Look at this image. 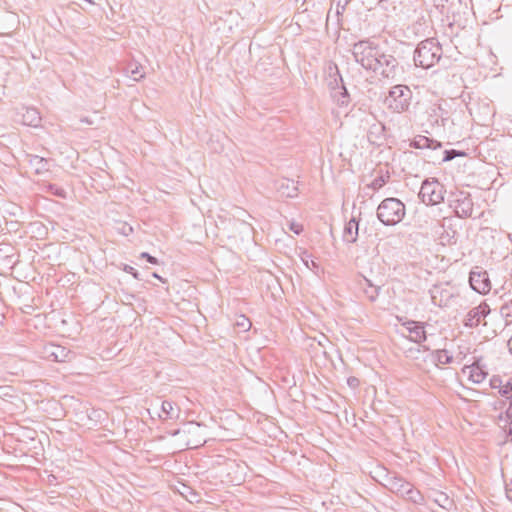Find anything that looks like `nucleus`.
I'll list each match as a JSON object with an SVG mask.
<instances>
[{
    "mask_svg": "<svg viewBox=\"0 0 512 512\" xmlns=\"http://www.w3.org/2000/svg\"><path fill=\"white\" fill-rule=\"evenodd\" d=\"M507 400H509V406L506 409V417L509 420L508 432L512 435V393L508 395H504Z\"/></svg>",
    "mask_w": 512,
    "mask_h": 512,
    "instance_id": "nucleus-32",
    "label": "nucleus"
},
{
    "mask_svg": "<svg viewBox=\"0 0 512 512\" xmlns=\"http://www.w3.org/2000/svg\"><path fill=\"white\" fill-rule=\"evenodd\" d=\"M434 501L443 509L449 510L452 506L453 501L448 497L447 494L443 492H435L434 493Z\"/></svg>",
    "mask_w": 512,
    "mask_h": 512,
    "instance_id": "nucleus-28",
    "label": "nucleus"
},
{
    "mask_svg": "<svg viewBox=\"0 0 512 512\" xmlns=\"http://www.w3.org/2000/svg\"><path fill=\"white\" fill-rule=\"evenodd\" d=\"M130 73L135 81H140L142 78H144V73L141 72V69L138 66L131 68Z\"/></svg>",
    "mask_w": 512,
    "mask_h": 512,
    "instance_id": "nucleus-37",
    "label": "nucleus"
},
{
    "mask_svg": "<svg viewBox=\"0 0 512 512\" xmlns=\"http://www.w3.org/2000/svg\"><path fill=\"white\" fill-rule=\"evenodd\" d=\"M453 199L450 206L454 208V212L459 218H469L473 215V201L469 192L457 191L453 193Z\"/></svg>",
    "mask_w": 512,
    "mask_h": 512,
    "instance_id": "nucleus-7",
    "label": "nucleus"
},
{
    "mask_svg": "<svg viewBox=\"0 0 512 512\" xmlns=\"http://www.w3.org/2000/svg\"><path fill=\"white\" fill-rule=\"evenodd\" d=\"M161 411L165 414V418L173 419L178 416V414L174 413V404L171 401L164 400L161 404Z\"/></svg>",
    "mask_w": 512,
    "mask_h": 512,
    "instance_id": "nucleus-30",
    "label": "nucleus"
},
{
    "mask_svg": "<svg viewBox=\"0 0 512 512\" xmlns=\"http://www.w3.org/2000/svg\"><path fill=\"white\" fill-rule=\"evenodd\" d=\"M54 194L59 197H65V191L62 188H55Z\"/></svg>",
    "mask_w": 512,
    "mask_h": 512,
    "instance_id": "nucleus-45",
    "label": "nucleus"
},
{
    "mask_svg": "<svg viewBox=\"0 0 512 512\" xmlns=\"http://www.w3.org/2000/svg\"><path fill=\"white\" fill-rule=\"evenodd\" d=\"M333 75V80L329 82L330 94L333 101L340 107H347L350 103V95L344 85L343 79L339 73L337 66ZM332 77V75H330Z\"/></svg>",
    "mask_w": 512,
    "mask_h": 512,
    "instance_id": "nucleus-8",
    "label": "nucleus"
},
{
    "mask_svg": "<svg viewBox=\"0 0 512 512\" xmlns=\"http://www.w3.org/2000/svg\"><path fill=\"white\" fill-rule=\"evenodd\" d=\"M409 146L415 149L438 150L442 148V143L424 135H417L411 140Z\"/></svg>",
    "mask_w": 512,
    "mask_h": 512,
    "instance_id": "nucleus-16",
    "label": "nucleus"
},
{
    "mask_svg": "<svg viewBox=\"0 0 512 512\" xmlns=\"http://www.w3.org/2000/svg\"><path fill=\"white\" fill-rule=\"evenodd\" d=\"M471 288L480 293L486 294L491 290V282L488 273L479 267H475L469 274Z\"/></svg>",
    "mask_w": 512,
    "mask_h": 512,
    "instance_id": "nucleus-9",
    "label": "nucleus"
},
{
    "mask_svg": "<svg viewBox=\"0 0 512 512\" xmlns=\"http://www.w3.org/2000/svg\"><path fill=\"white\" fill-rule=\"evenodd\" d=\"M503 385L502 378L500 376L494 375L490 379V387L492 389H498V391H501Z\"/></svg>",
    "mask_w": 512,
    "mask_h": 512,
    "instance_id": "nucleus-34",
    "label": "nucleus"
},
{
    "mask_svg": "<svg viewBox=\"0 0 512 512\" xmlns=\"http://www.w3.org/2000/svg\"><path fill=\"white\" fill-rule=\"evenodd\" d=\"M490 307L486 302L480 303L468 311L464 319V326L468 328L477 327L482 320L490 313Z\"/></svg>",
    "mask_w": 512,
    "mask_h": 512,
    "instance_id": "nucleus-12",
    "label": "nucleus"
},
{
    "mask_svg": "<svg viewBox=\"0 0 512 512\" xmlns=\"http://www.w3.org/2000/svg\"><path fill=\"white\" fill-rule=\"evenodd\" d=\"M133 231V228L131 226H128V225H124L123 226V229H122V233L124 235H129L131 232Z\"/></svg>",
    "mask_w": 512,
    "mask_h": 512,
    "instance_id": "nucleus-44",
    "label": "nucleus"
},
{
    "mask_svg": "<svg viewBox=\"0 0 512 512\" xmlns=\"http://www.w3.org/2000/svg\"><path fill=\"white\" fill-rule=\"evenodd\" d=\"M347 385L352 389H356L360 385V380L355 376H350L347 378Z\"/></svg>",
    "mask_w": 512,
    "mask_h": 512,
    "instance_id": "nucleus-39",
    "label": "nucleus"
},
{
    "mask_svg": "<svg viewBox=\"0 0 512 512\" xmlns=\"http://www.w3.org/2000/svg\"><path fill=\"white\" fill-rule=\"evenodd\" d=\"M359 224L352 218L348 223H346L343 231V241L346 243H355L358 237Z\"/></svg>",
    "mask_w": 512,
    "mask_h": 512,
    "instance_id": "nucleus-19",
    "label": "nucleus"
},
{
    "mask_svg": "<svg viewBox=\"0 0 512 512\" xmlns=\"http://www.w3.org/2000/svg\"><path fill=\"white\" fill-rule=\"evenodd\" d=\"M350 1L351 0H331V8H330V10L328 12V15H327V22L331 18L332 6L335 4L336 23H337V25H340L341 21H342L341 17L343 15V13L345 12L346 7L350 3Z\"/></svg>",
    "mask_w": 512,
    "mask_h": 512,
    "instance_id": "nucleus-20",
    "label": "nucleus"
},
{
    "mask_svg": "<svg viewBox=\"0 0 512 512\" xmlns=\"http://www.w3.org/2000/svg\"><path fill=\"white\" fill-rule=\"evenodd\" d=\"M364 281L366 285L365 287H363L364 294L366 295L369 301L374 302L379 295L380 287L371 284V282L366 278L364 279Z\"/></svg>",
    "mask_w": 512,
    "mask_h": 512,
    "instance_id": "nucleus-25",
    "label": "nucleus"
},
{
    "mask_svg": "<svg viewBox=\"0 0 512 512\" xmlns=\"http://www.w3.org/2000/svg\"><path fill=\"white\" fill-rule=\"evenodd\" d=\"M23 123L28 126L37 127L40 124L41 117L36 108H26L22 115Z\"/></svg>",
    "mask_w": 512,
    "mask_h": 512,
    "instance_id": "nucleus-21",
    "label": "nucleus"
},
{
    "mask_svg": "<svg viewBox=\"0 0 512 512\" xmlns=\"http://www.w3.org/2000/svg\"><path fill=\"white\" fill-rule=\"evenodd\" d=\"M470 114L473 115V107L469 108Z\"/></svg>",
    "mask_w": 512,
    "mask_h": 512,
    "instance_id": "nucleus-48",
    "label": "nucleus"
},
{
    "mask_svg": "<svg viewBox=\"0 0 512 512\" xmlns=\"http://www.w3.org/2000/svg\"><path fill=\"white\" fill-rule=\"evenodd\" d=\"M404 498L414 504H423L424 502V497L421 492L415 489L411 483L409 484V488L407 489V493H405Z\"/></svg>",
    "mask_w": 512,
    "mask_h": 512,
    "instance_id": "nucleus-24",
    "label": "nucleus"
},
{
    "mask_svg": "<svg viewBox=\"0 0 512 512\" xmlns=\"http://www.w3.org/2000/svg\"><path fill=\"white\" fill-rule=\"evenodd\" d=\"M466 370H468L469 380L476 384L482 383L488 375L485 365L481 364V359H477L471 365L465 366L464 372Z\"/></svg>",
    "mask_w": 512,
    "mask_h": 512,
    "instance_id": "nucleus-15",
    "label": "nucleus"
},
{
    "mask_svg": "<svg viewBox=\"0 0 512 512\" xmlns=\"http://www.w3.org/2000/svg\"><path fill=\"white\" fill-rule=\"evenodd\" d=\"M506 497L512 501V479L505 485Z\"/></svg>",
    "mask_w": 512,
    "mask_h": 512,
    "instance_id": "nucleus-42",
    "label": "nucleus"
},
{
    "mask_svg": "<svg viewBox=\"0 0 512 512\" xmlns=\"http://www.w3.org/2000/svg\"><path fill=\"white\" fill-rule=\"evenodd\" d=\"M409 332V339L417 344L426 340V331L424 323L408 320L402 324Z\"/></svg>",
    "mask_w": 512,
    "mask_h": 512,
    "instance_id": "nucleus-14",
    "label": "nucleus"
},
{
    "mask_svg": "<svg viewBox=\"0 0 512 512\" xmlns=\"http://www.w3.org/2000/svg\"><path fill=\"white\" fill-rule=\"evenodd\" d=\"M140 258L146 259L147 262H149L150 264H153V265L158 264V259L156 257L150 255L148 252H142L140 254Z\"/></svg>",
    "mask_w": 512,
    "mask_h": 512,
    "instance_id": "nucleus-38",
    "label": "nucleus"
},
{
    "mask_svg": "<svg viewBox=\"0 0 512 512\" xmlns=\"http://www.w3.org/2000/svg\"><path fill=\"white\" fill-rule=\"evenodd\" d=\"M444 156L442 158L443 162L451 161L456 156H462L464 153L458 152L457 150L451 149V150H445L443 152Z\"/></svg>",
    "mask_w": 512,
    "mask_h": 512,
    "instance_id": "nucleus-33",
    "label": "nucleus"
},
{
    "mask_svg": "<svg viewBox=\"0 0 512 512\" xmlns=\"http://www.w3.org/2000/svg\"><path fill=\"white\" fill-rule=\"evenodd\" d=\"M444 186L436 179H426L423 181L419 198L426 205H436L444 200Z\"/></svg>",
    "mask_w": 512,
    "mask_h": 512,
    "instance_id": "nucleus-6",
    "label": "nucleus"
},
{
    "mask_svg": "<svg viewBox=\"0 0 512 512\" xmlns=\"http://www.w3.org/2000/svg\"><path fill=\"white\" fill-rule=\"evenodd\" d=\"M240 318L241 320L237 322V325L242 327L243 330H248L251 326L250 321L244 315H241Z\"/></svg>",
    "mask_w": 512,
    "mask_h": 512,
    "instance_id": "nucleus-40",
    "label": "nucleus"
},
{
    "mask_svg": "<svg viewBox=\"0 0 512 512\" xmlns=\"http://www.w3.org/2000/svg\"><path fill=\"white\" fill-rule=\"evenodd\" d=\"M508 347H509V351L512 353V336L508 340Z\"/></svg>",
    "mask_w": 512,
    "mask_h": 512,
    "instance_id": "nucleus-47",
    "label": "nucleus"
},
{
    "mask_svg": "<svg viewBox=\"0 0 512 512\" xmlns=\"http://www.w3.org/2000/svg\"><path fill=\"white\" fill-rule=\"evenodd\" d=\"M442 56V47L435 38L421 41L414 52L416 66L428 69L434 66Z\"/></svg>",
    "mask_w": 512,
    "mask_h": 512,
    "instance_id": "nucleus-2",
    "label": "nucleus"
},
{
    "mask_svg": "<svg viewBox=\"0 0 512 512\" xmlns=\"http://www.w3.org/2000/svg\"><path fill=\"white\" fill-rule=\"evenodd\" d=\"M278 190L282 193V195L292 198L297 196V186L294 181L289 179H283L280 181L278 185Z\"/></svg>",
    "mask_w": 512,
    "mask_h": 512,
    "instance_id": "nucleus-23",
    "label": "nucleus"
},
{
    "mask_svg": "<svg viewBox=\"0 0 512 512\" xmlns=\"http://www.w3.org/2000/svg\"><path fill=\"white\" fill-rule=\"evenodd\" d=\"M290 230L293 231L295 234L299 235L303 232V226L301 224L292 222L290 224Z\"/></svg>",
    "mask_w": 512,
    "mask_h": 512,
    "instance_id": "nucleus-41",
    "label": "nucleus"
},
{
    "mask_svg": "<svg viewBox=\"0 0 512 512\" xmlns=\"http://www.w3.org/2000/svg\"><path fill=\"white\" fill-rule=\"evenodd\" d=\"M433 358L436 361L437 365L450 364L453 360L452 355H450L448 351L445 349L434 351Z\"/></svg>",
    "mask_w": 512,
    "mask_h": 512,
    "instance_id": "nucleus-26",
    "label": "nucleus"
},
{
    "mask_svg": "<svg viewBox=\"0 0 512 512\" xmlns=\"http://www.w3.org/2000/svg\"><path fill=\"white\" fill-rule=\"evenodd\" d=\"M447 2H448V0H434V5L436 8L441 10L442 14H448L449 9L446 6Z\"/></svg>",
    "mask_w": 512,
    "mask_h": 512,
    "instance_id": "nucleus-36",
    "label": "nucleus"
},
{
    "mask_svg": "<svg viewBox=\"0 0 512 512\" xmlns=\"http://www.w3.org/2000/svg\"><path fill=\"white\" fill-rule=\"evenodd\" d=\"M388 179H389V175H387V176H383V175L377 176L371 182V184L368 185V187L373 189V190H379L380 188H382L386 184Z\"/></svg>",
    "mask_w": 512,
    "mask_h": 512,
    "instance_id": "nucleus-31",
    "label": "nucleus"
},
{
    "mask_svg": "<svg viewBox=\"0 0 512 512\" xmlns=\"http://www.w3.org/2000/svg\"><path fill=\"white\" fill-rule=\"evenodd\" d=\"M501 396L508 395L512 393V377H510L505 383L502 385L501 391H498Z\"/></svg>",
    "mask_w": 512,
    "mask_h": 512,
    "instance_id": "nucleus-35",
    "label": "nucleus"
},
{
    "mask_svg": "<svg viewBox=\"0 0 512 512\" xmlns=\"http://www.w3.org/2000/svg\"><path fill=\"white\" fill-rule=\"evenodd\" d=\"M385 126L382 123H374L368 130L367 138L370 143H377L384 137Z\"/></svg>",
    "mask_w": 512,
    "mask_h": 512,
    "instance_id": "nucleus-22",
    "label": "nucleus"
},
{
    "mask_svg": "<svg viewBox=\"0 0 512 512\" xmlns=\"http://www.w3.org/2000/svg\"><path fill=\"white\" fill-rule=\"evenodd\" d=\"M429 292L432 303L438 307H448L453 298L451 290L441 285H434Z\"/></svg>",
    "mask_w": 512,
    "mask_h": 512,
    "instance_id": "nucleus-13",
    "label": "nucleus"
},
{
    "mask_svg": "<svg viewBox=\"0 0 512 512\" xmlns=\"http://www.w3.org/2000/svg\"><path fill=\"white\" fill-rule=\"evenodd\" d=\"M26 161L30 169L34 171L37 175H42L49 171L50 164L49 160L38 155L27 154Z\"/></svg>",
    "mask_w": 512,
    "mask_h": 512,
    "instance_id": "nucleus-18",
    "label": "nucleus"
},
{
    "mask_svg": "<svg viewBox=\"0 0 512 512\" xmlns=\"http://www.w3.org/2000/svg\"><path fill=\"white\" fill-rule=\"evenodd\" d=\"M43 354L46 359L54 362H68L74 356L66 347L53 343L44 346Z\"/></svg>",
    "mask_w": 512,
    "mask_h": 512,
    "instance_id": "nucleus-10",
    "label": "nucleus"
},
{
    "mask_svg": "<svg viewBox=\"0 0 512 512\" xmlns=\"http://www.w3.org/2000/svg\"><path fill=\"white\" fill-rule=\"evenodd\" d=\"M370 71L386 79H395L400 74L401 67L392 54L383 50L381 56L377 57L376 65H373Z\"/></svg>",
    "mask_w": 512,
    "mask_h": 512,
    "instance_id": "nucleus-5",
    "label": "nucleus"
},
{
    "mask_svg": "<svg viewBox=\"0 0 512 512\" xmlns=\"http://www.w3.org/2000/svg\"><path fill=\"white\" fill-rule=\"evenodd\" d=\"M412 99V91L406 85H395L386 98L388 108L393 112L402 113L409 109Z\"/></svg>",
    "mask_w": 512,
    "mask_h": 512,
    "instance_id": "nucleus-4",
    "label": "nucleus"
},
{
    "mask_svg": "<svg viewBox=\"0 0 512 512\" xmlns=\"http://www.w3.org/2000/svg\"><path fill=\"white\" fill-rule=\"evenodd\" d=\"M500 314L505 319L506 323L512 322V299L502 304Z\"/></svg>",
    "mask_w": 512,
    "mask_h": 512,
    "instance_id": "nucleus-29",
    "label": "nucleus"
},
{
    "mask_svg": "<svg viewBox=\"0 0 512 512\" xmlns=\"http://www.w3.org/2000/svg\"><path fill=\"white\" fill-rule=\"evenodd\" d=\"M184 432H187L189 435L193 436V438H189L187 440V446L189 448H198L206 442L204 436L200 434L201 425L198 423H189L187 425V429L184 430Z\"/></svg>",
    "mask_w": 512,
    "mask_h": 512,
    "instance_id": "nucleus-17",
    "label": "nucleus"
},
{
    "mask_svg": "<svg viewBox=\"0 0 512 512\" xmlns=\"http://www.w3.org/2000/svg\"><path fill=\"white\" fill-rule=\"evenodd\" d=\"M152 276L156 279H159L163 283L165 282V280L160 275H158L156 272L152 273Z\"/></svg>",
    "mask_w": 512,
    "mask_h": 512,
    "instance_id": "nucleus-46",
    "label": "nucleus"
},
{
    "mask_svg": "<svg viewBox=\"0 0 512 512\" xmlns=\"http://www.w3.org/2000/svg\"><path fill=\"white\" fill-rule=\"evenodd\" d=\"M301 260L308 269L312 270L316 274L319 272V263L315 259H313L312 255L309 254L307 251H304L302 253Z\"/></svg>",
    "mask_w": 512,
    "mask_h": 512,
    "instance_id": "nucleus-27",
    "label": "nucleus"
},
{
    "mask_svg": "<svg viewBox=\"0 0 512 512\" xmlns=\"http://www.w3.org/2000/svg\"><path fill=\"white\" fill-rule=\"evenodd\" d=\"M383 48L371 38L359 40L352 46V54L355 61L365 70L370 71L376 65L377 57L381 56Z\"/></svg>",
    "mask_w": 512,
    "mask_h": 512,
    "instance_id": "nucleus-1",
    "label": "nucleus"
},
{
    "mask_svg": "<svg viewBox=\"0 0 512 512\" xmlns=\"http://www.w3.org/2000/svg\"><path fill=\"white\" fill-rule=\"evenodd\" d=\"M405 214V204L394 197L385 198L377 208V218L385 226H394L400 223Z\"/></svg>",
    "mask_w": 512,
    "mask_h": 512,
    "instance_id": "nucleus-3",
    "label": "nucleus"
},
{
    "mask_svg": "<svg viewBox=\"0 0 512 512\" xmlns=\"http://www.w3.org/2000/svg\"><path fill=\"white\" fill-rule=\"evenodd\" d=\"M124 270L127 272V273H130L135 279H140L139 278V273L137 272V270L135 268H133L132 266H129V265H126Z\"/></svg>",
    "mask_w": 512,
    "mask_h": 512,
    "instance_id": "nucleus-43",
    "label": "nucleus"
},
{
    "mask_svg": "<svg viewBox=\"0 0 512 512\" xmlns=\"http://www.w3.org/2000/svg\"><path fill=\"white\" fill-rule=\"evenodd\" d=\"M409 482L405 481L400 475L394 472H387L384 476L383 485L392 493L404 497L409 488Z\"/></svg>",
    "mask_w": 512,
    "mask_h": 512,
    "instance_id": "nucleus-11",
    "label": "nucleus"
}]
</instances>
